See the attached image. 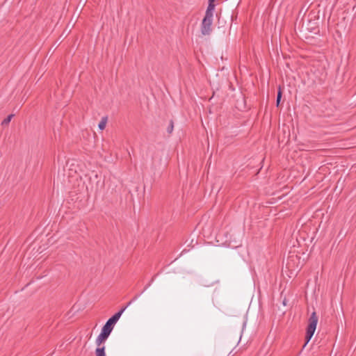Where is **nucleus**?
<instances>
[{"label":"nucleus","instance_id":"1","mask_svg":"<svg viewBox=\"0 0 356 356\" xmlns=\"http://www.w3.org/2000/svg\"><path fill=\"white\" fill-rule=\"evenodd\" d=\"M318 321V317L316 313L315 312H312L308 319V325L306 329L305 343L304 347L312 338L316 328Z\"/></svg>","mask_w":356,"mask_h":356},{"label":"nucleus","instance_id":"2","mask_svg":"<svg viewBox=\"0 0 356 356\" xmlns=\"http://www.w3.org/2000/svg\"><path fill=\"white\" fill-rule=\"evenodd\" d=\"M213 17L204 15L201 24V33L204 35H210L212 31Z\"/></svg>","mask_w":356,"mask_h":356},{"label":"nucleus","instance_id":"3","mask_svg":"<svg viewBox=\"0 0 356 356\" xmlns=\"http://www.w3.org/2000/svg\"><path fill=\"white\" fill-rule=\"evenodd\" d=\"M114 326L109 324L108 323L106 322L104 325L103 326L102 331V332H104L105 334H110L113 329Z\"/></svg>","mask_w":356,"mask_h":356},{"label":"nucleus","instance_id":"4","mask_svg":"<svg viewBox=\"0 0 356 356\" xmlns=\"http://www.w3.org/2000/svg\"><path fill=\"white\" fill-rule=\"evenodd\" d=\"M215 8L214 3H209L207 8L205 15L213 17V13Z\"/></svg>","mask_w":356,"mask_h":356},{"label":"nucleus","instance_id":"5","mask_svg":"<svg viewBox=\"0 0 356 356\" xmlns=\"http://www.w3.org/2000/svg\"><path fill=\"white\" fill-rule=\"evenodd\" d=\"M96 356H106L105 355V347L103 346L102 347L98 346L95 350Z\"/></svg>","mask_w":356,"mask_h":356},{"label":"nucleus","instance_id":"6","mask_svg":"<svg viewBox=\"0 0 356 356\" xmlns=\"http://www.w3.org/2000/svg\"><path fill=\"white\" fill-rule=\"evenodd\" d=\"M107 122V117H103L98 124V127L100 130H103L106 127Z\"/></svg>","mask_w":356,"mask_h":356},{"label":"nucleus","instance_id":"7","mask_svg":"<svg viewBox=\"0 0 356 356\" xmlns=\"http://www.w3.org/2000/svg\"><path fill=\"white\" fill-rule=\"evenodd\" d=\"M282 92L281 88L280 86L278 88V91H277V99H276V106H279V105H280V101L282 99Z\"/></svg>","mask_w":356,"mask_h":356},{"label":"nucleus","instance_id":"8","mask_svg":"<svg viewBox=\"0 0 356 356\" xmlns=\"http://www.w3.org/2000/svg\"><path fill=\"white\" fill-rule=\"evenodd\" d=\"M14 116L13 114H10L9 115L7 116L6 118H5L2 122H1V125L2 126H6V125H8L9 124V122H10L11 119L13 118V117Z\"/></svg>","mask_w":356,"mask_h":356},{"label":"nucleus","instance_id":"9","mask_svg":"<svg viewBox=\"0 0 356 356\" xmlns=\"http://www.w3.org/2000/svg\"><path fill=\"white\" fill-rule=\"evenodd\" d=\"M173 128H174V122H173V120H171L169 122L168 127H167V132L168 134H172V132L173 131Z\"/></svg>","mask_w":356,"mask_h":356},{"label":"nucleus","instance_id":"10","mask_svg":"<svg viewBox=\"0 0 356 356\" xmlns=\"http://www.w3.org/2000/svg\"><path fill=\"white\" fill-rule=\"evenodd\" d=\"M118 319L113 315L108 320L106 321L109 324L112 325L113 326H115V323L118 322Z\"/></svg>","mask_w":356,"mask_h":356},{"label":"nucleus","instance_id":"11","mask_svg":"<svg viewBox=\"0 0 356 356\" xmlns=\"http://www.w3.org/2000/svg\"><path fill=\"white\" fill-rule=\"evenodd\" d=\"M138 298V296H136L131 300H130L127 305L123 307L119 312H122V314L124 312V310Z\"/></svg>","mask_w":356,"mask_h":356},{"label":"nucleus","instance_id":"12","mask_svg":"<svg viewBox=\"0 0 356 356\" xmlns=\"http://www.w3.org/2000/svg\"><path fill=\"white\" fill-rule=\"evenodd\" d=\"M106 341L103 338H102L99 335L97 337L96 339V344L97 346H100L102 343H104Z\"/></svg>","mask_w":356,"mask_h":356},{"label":"nucleus","instance_id":"13","mask_svg":"<svg viewBox=\"0 0 356 356\" xmlns=\"http://www.w3.org/2000/svg\"><path fill=\"white\" fill-rule=\"evenodd\" d=\"M110 334H105L104 332H101V333L99 334V336L103 338L104 339V341H106L108 337H109Z\"/></svg>","mask_w":356,"mask_h":356},{"label":"nucleus","instance_id":"14","mask_svg":"<svg viewBox=\"0 0 356 356\" xmlns=\"http://www.w3.org/2000/svg\"><path fill=\"white\" fill-rule=\"evenodd\" d=\"M110 334H105L104 332H101V333L99 334V336L103 338L104 339V341H106L108 337H109Z\"/></svg>","mask_w":356,"mask_h":356},{"label":"nucleus","instance_id":"15","mask_svg":"<svg viewBox=\"0 0 356 356\" xmlns=\"http://www.w3.org/2000/svg\"><path fill=\"white\" fill-rule=\"evenodd\" d=\"M113 316L116 318V319L119 320V318L122 316V312H118Z\"/></svg>","mask_w":356,"mask_h":356},{"label":"nucleus","instance_id":"16","mask_svg":"<svg viewBox=\"0 0 356 356\" xmlns=\"http://www.w3.org/2000/svg\"><path fill=\"white\" fill-rule=\"evenodd\" d=\"M113 316L116 318V319L119 320V318L122 316V312H118Z\"/></svg>","mask_w":356,"mask_h":356},{"label":"nucleus","instance_id":"17","mask_svg":"<svg viewBox=\"0 0 356 356\" xmlns=\"http://www.w3.org/2000/svg\"><path fill=\"white\" fill-rule=\"evenodd\" d=\"M156 167V163L155 161V156L152 157V168H155Z\"/></svg>","mask_w":356,"mask_h":356},{"label":"nucleus","instance_id":"18","mask_svg":"<svg viewBox=\"0 0 356 356\" xmlns=\"http://www.w3.org/2000/svg\"><path fill=\"white\" fill-rule=\"evenodd\" d=\"M286 266L287 268H290L291 267V264H290V261H288L287 264H286Z\"/></svg>","mask_w":356,"mask_h":356},{"label":"nucleus","instance_id":"19","mask_svg":"<svg viewBox=\"0 0 356 356\" xmlns=\"http://www.w3.org/2000/svg\"><path fill=\"white\" fill-rule=\"evenodd\" d=\"M283 305H286V298H284V300H283Z\"/></svg>","mask_w":356,"mask_h":356},{"label":"nucleus","instance_id":"20","mask_svg":"<svg viewBox=\"0 0 356 356\" xmlns=\"http://www.w3.org/2000/svg\"><path fill=\"white\" fill-rule=\"evenodd\" d=\"M215 0H209V3H214Z\"/></svg>","mask_w":356,"mask_h":356},{"label":"nucleus","instance_id":"21","mask_svg":"<svg viewBox=\"0 0 356 356\" xmlns=\"http://www.w3.org/2000/svg\"><path fill=\"white\" fill-rule=\"evenodd\" d=\"M149 285H150V284H149L147 286H146L145 287V289H144V290H146V289L148 288V286H149Z\"/></svg>","mask_w":356,"mask_h":356}]
</instances>
